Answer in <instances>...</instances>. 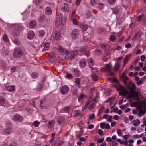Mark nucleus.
<instances>
[{
	"mask_svg": "<svg viewBox=\"0 0 146 146\" xmlns=\"http://www.w3.org/2000/svg\"><path fill=\"white\" fill-rule=\"evenodd\" d=\"M122 76L123 78L124 83L125 84H126V81L128 79V77L127 76L125 75L124 74H122Z\"/></svg>",
	"mask_w": 146,
	"mask_h": 146,
	"instance_id": "nucleus-33",
	"label": "nucleus"
},
{
	"mask_svg": "<svg viewBox=\"0 0 146 146\" xmlns=\"http://www.w3.org/2000/svg\"><path fill=\"white\" fill-rule=\"evenodd\" d=\"M135 86L134 84L132 86L130 87L129 88L130 92L129 93L131 95H133L135 97L138 99L139 98L138 92L135 91Z\"/></svg>",
	"mask_w": 146,
	"mask_h": 146,
	"instance_id": "nucleus-6",
	"label": "nucleus"
},
{
	"mask_svg": "<svg viewBox=\"0 0 146 146\" xmlns=\"http://www.w3.org/2000/svg\"><path fill=\"white\" fill-rule=\"evenodd\" d=\"M67 17L64 16L62 17L61 15H59L56 18V26L57 27H58L60 25L62 24V25H64L66 23Z\"/></svg>",
	"mask_w": 146,
	"mask_h": 146,
	"instance_id": "nucleus-2",
	"label": "nucleus"
},
{
	"mask_svg": "<svg viewBox=\"0 0 146 146\" xmlns=\"http://www.w3.org/2000/svg\"><path fill=\"white\" fill-rule=\"evenodd\" d=\"M143 17H144L143 14H141V15H140L137 18V21H140L142 19V18Z\"/></svg>",
	"mask_w": 146,
	"mask_h": 146,
	"instance_id": "nucleus-42",
	"label": "nucleus"
},
{
	"mask_svg": "<svg viewBox=\"0 0 146 146\" xmlns=\"http://www.w3.org/2000/svg\"><path fill=\"white\" fill-rule=\"evenodd\" d=\"M44 102V100H41V101H40V106L42 107V108H44V106L42 105V104H43V102Z\"/></svg>",
	"mask_w": 146,
	"mask_h": 146,
	"instance_id": "nucleus-59",
	"label": "nucleus"
},
{
	"mask_svg": "<svg viewBox=\"0 0 146 146\" xmlns=\"http://www.w3.org/2000/svg\"><path fill=\"white\" fill-rule=\"evenodd\" d=\"M111 69V66L109 64H106V66L104 68V71L108 72L110 71Z\"/></svg>",
	"mask_w": 146,
	"mask_h": 146,
	"instance_id": "nucleus-21",
	"label": "nucleus"
},
{
	"mask_svg": "<svg viewBox=\"0 0 146 146\" xmlns=\"http://www.w3.org/2000/svg\"><path fill=\"white\" fill-rule=\"evenodd\" d=\"M73 24L75 25H77L78 24V22L75 19H73Z\"/></svg>",
	"mask_w": 146,
	"mask_h": 146,
	"instance_id": "nucleus-60",
	"label": "nucleus"
},
{
	"mask_svg": "<svg viewBox=\"0 0 146 146\" xmlns=\"http://www.w3.org/2000/svg\"><path fill=\"white\" fill-rule=\"evenodd\" d=\"M71 106H69L65 107L63 109V111L64 112L68 113L70 110Z\"/></svg>",
	"mask_w": 146,
	"mask_h": 146,
	"instance_id": "nucleus-23",
	"label": "nucleus"
},
{
	"mask_svg": "<svg viewBox=\"0 0 146 146\" xmlns=\"http://www.w3.org/2000/svg\"><path fill=\"white\" fill-rule=\"evenodd\" d=\"M69 90V88L67 85H65L62 86L61 89V93L64 95L66 94Z\"/></svg>",
	"mask_w": 146,
	"mask_h": 146,
	"instance_id": "nucleus-10",
	"label": "nucleus"
},
{
	"mask_svg": "<svg viewBox=\"0 0 146 146\" xmlns=\"http://www.w3.org/2000/svg\"><path fill=\"white\" fill-rule=\"evenodd\" d=\"M27 54V52L24 49L20 47H17L15 49L13 53V56L15 58H19L22 56L25 57Z\"/></svg>",
	"mask_w": 146,
	"mask_h": 146,
	"instance_id": "nucleus-1",
	"label": "nucleus"
},
{
	"mask_svg": "<svg viewBox=\"0 0 146 146\" xmlns=\"http://www.w3.org/2000/svg\"><path fill=\"white\" fill-rule=\"evenodd\" d=\"M34 36L35 33L34 31L31 30L28 33L27 37L28 39H32L34 38Z\"/></svg>",
	"mask_w": 146,
	"mask_h": 146,
	"instance_id": "nucleus-16",
	"label": "nucleus"
},
{
	"mask_svg": "<svg viewBox=\"0 0 146 146\" xmlns=\"http://www.w3.org/2000/svg\"><path fill=\"white\" fill-rule=\"evenodd\" d=\"M115 0H108L109 3L111 4H113L115 3Z\"/></svg>",
	"mask_w": 146,
	"mask_h": 146,
	"instance_id": "nucleus-55",
	"label": "nucleus"
},
{
	"mask_svg": "<svg viewBox=\"0 0 146 146\" xmlns=\"http://www.w3.org/2000/svg\"><path fill=\"white\" fill-rule=\"evenodd\" d=\"M89 104V102L87 103L85 105L84 107H82V110L83 111L84 110L88 107Z\"/></svg>",
	"mask_w": 146,
	"mask_h": 146,
	"instance_id": "nucleus-44",
	"label": "nucleus"
},
{
	"mask_svg": "<svg viewBox=\"0 0 146 146\" xmlns=\"http://www.w3.org/2000/svg\"><path fill=\"white\" fill-rule=\"evenodd\" d=\"M140 114L142 115H144L145 113L144 111L142 110H140L139 111L138 115H139Z\"/></svg>",
	"mask_w": 146,
	"mask_h": 146,
	"instance_id": "nucleus-53",
	"label": "nucleus"
},
{
	"mask_svg": "<svg viewBox=\"0 0 146 146\" xmlns=\"http://www.w3.org/2000/svg\"><path fill=\"white\" fill-rule=\"evenodd\" d=\"M132 122L133 125L137 127L140 124V121L139 120H134Z\"/></svg>",
	"mask_w": 146,
	"mask_h": 146,
	"instance_id": "nucleus-24",
	"label": "nucleus"
},
{
	"mask_svg": "<svg viewBox=\"0 0 146 146\" xmlns=\"http://www.w3.org/2000/svg\"><path fill=\"white\" fill-rule=\"evenodd\" d=\"M130 106L131 107H135L137 106V103L136 102H132Z\"/></svg>",
	"mask_w": 146,
	"mask_h": 146,
	"instance_id": "nucleus-47",
	"label": "nucleus"
},
{
	"mask_svg": "<svg viewBox=\"0 0 146 146\" xmlns=\"http://www.w3.org/2000/svg\"><path fill=\"white\" fill-rule=\"evenodd\" d=\"M104 140V137L99 138L97 140V142L99 143H100L103 142Z\"/></svg>",
	"mask_w": 146,
	"mask_h": 146,
	"instance_id": "nucleus-40",
	"label": "nucleus"
},
{
	"mask_svg": "<svg viewBox=\"0 0 146 146\" xmlns=\"http://www.w3.org/2000/svg\"><path fill=\"white\" fill-rule=\"evenodd\" d=\"M131 44L130 43H129L125 45V47L127 48H129L131 47Z\"/></svg>",
	"mask_w": 146,
	"mask_h": 146,
	"instance_id": "nucleus-62",
	"label": "nucleus"
},
{
	"mask_svg": "<svg viewBox=\"0 0 146 146\" xmlns=\"http://www.w3.org/2000/svg\"><path fill=\"white\" fill-rule=\"evenodd\" d=\"M79 35V31L76 29L73 30L70 33L71 37L73 39H76L78 37Z\"/></svg>",
	"mask_w": 146,
	"mask_h": 146,
	"instance_id": "nucleus-7",
	"label": "nucleus"
},
{
	"mask_svg": "<svg viewBox=\"0 0 146 146\" xmlns=\"http://www.w3.org/2000/svg\"><path fill=\"white\" fill-rule=\"evenodd\" d=\"M15 29L12 31V34L13 36L19 35V33L22 31L23 27L21 25L16 24L15 25Z\"/></svg>",
	"mask_w": 146,
	"mask_h": 146,
	"instance_id": "nucleus-3",
	"label": "nucleus"
},
{
	"mask_svg": "<svg viewBox=\"0 0 146 146\" xmlns=\"http://www.w3.org/2000/svg\"><path fill=\"white\" fill-rule=\"evenodd\" d=\"M140 136L138 135H134L132 136V138L133 139H138L140 138Z\"/></svg>",
	"mask_w": 146,
	"mask_h": 146,
	"instance_id": "nucleus-52",
	"label": "nucleus"
},
{
	"mask_svg": "<svg viewBox=\"0 0 146 146\" xmlns=\"http://www.w3.org/2000/svg\"><path fill=\"white\" fill-rule=\"evenodd\" d=\"M61 36V33L58 31H56L55 33V36L54 38L56 40H59Z\"/></svg>",
	"mask_w": 146,
	"mask_h": 146,
	"instance_id": "nucleus-19",
	"label": "nucleus"
},
{
	"mask_svg": "<svg viewBox=\"0 0 146 146\" xmlns=\"http://www.w3.org/2000/svg\"><path fill=\"white\" fill-rule=\"evenodd\" d=\"M142 108L143 106L141 104L140 105H139V106L137 107V109L139 111L142 110Z\"/></svg>",
	"mask_w": 146,
	"mask_h": 146,
	"instance_id": "nucleus-54",
	"label": "nucleus"
},
{
	"mask_svg": "<svg viewBox=\"0 0 146 146\" xmlns=\"http://www.w3.org/2000/svg\"><path fill=\"white\" fill-rule=\"evenodd\" d=\"M66 52L65 58H67L70 60H72L78 53V52L77 50H75L73 51L68 50V51H66Z\"/></svg>",
	"mask_w": 146,
	"mask_h": 146,
	"instance_id": "nucleus-4",
	"label": "nucleus"
},
{
	"mask_svg": "<svg viewBox=\"0 0 146 146\" xmlns=\"http://www.w3.org/2000/svg\"><path fill=\"white\" fill-rule=\"evenodd\" d=\"M36 22L35 21L32 20L29 23V27L30 29H33L36 26Z\"/></svg>",
	"mask_w": 146,
	"mask_h": 146,
	"instance_id": "nucleus-15",
	"label": "nucleus"
},
{
	"mask_svg": "<svg viewBox=\"0 0 146 146\" xmlns=\"http://www.w3.org/2000/svg\"><path fill=\"white\" fill-rule=\"evenodd\" d=\"M13 121L15 122H21L23 120V117L18 114H15L12 117Z\"/></svg>",
	"mask_w": 146,
	"mask_h": 146,
	"instance_id": "nucleus-8",
	"label": "nucleus"
},
{
	"mask_svg": "<svg viewBox=\"0 0 146 146\" xmlns=\"http://www.w3.org/2000/svg\"><path fill=\"white\" fill-rule=\"evenodd\" d=\"M40 123L38 122L37 121H36L33 123V125H34L36 127H37L38 126Z\"/></svg>",
	"mask_w": 146,
	"mask_h": 146,
	"instance_id": "nucleus-48",
	"label": "nucleus"
},
{
	"mask_svg": "<svg viewBox=\"0 0 146 146\" xmlns=\"http://www.w3.org/2000/svg\"><path fill=\"white\" fill-rule=\"evenodd\" d=\"M130 55H126L125 56V58L124 59V65H125L127 62L129 60L130 57Z\"/></svg>",
	"mask_w": 146,
	"mask_h": 146,
	"instance_id": "nucleus-29",
	"label": "nucleus"
},
{
	"mask_svg": "<svg viewBox=\"0 0 146 146\" xmlns=\"http://www.w3.org/2000/svg\"><path fill=\"white\" fill-rule=\"evenodd\" d=\"M104 5L103 4L100 3L99 4L98 6V8L100 10H102L103 9Z\"/></svg>",
	"mask_w": 146,
	"mask_h": 146,
	"instance_id": "nucleus-38",
	"label": "nucleus"
},
{
	"mask_svg": "<svg viewBox=\"0 0 146 146\" xmlns=\"http://www.w3.org/2000/svg\"><path fill=\"white\" fill-rule=\"evenodd\" d=\"M98 133L99 135H101L103 133V131L102 129H99L98 131Z\"/></svg>",
	"mask_w": 146,
	"mask_h": 146,
	"instance_id": "nucleus-63",
	"label": "nucleus"
},
{
	"mask_svg": "<svg viewBox=\"0 0 146 146\" xmlns=\"http://www.w3.org/2000/svg\"><path fill=\"white\" fill-rule=\"evenodd\" d=\"M13 42L17 45L19 44L20 43L19 40L17 38L13 40Z\"/></svg>",
	"mask_w": 146,
	"mask_h": 146,
	"instance_id": "nucleus-37",
	"label": "nucleus"
},
{
	"mask_svg": "<svg viewBox=\"0 0 146 146\" xmlns=\"http://www.w3.org/2000/svg\"><path fill=\"white\" fill-rule=\"evenodd\" d=\"M89 118L90 120L93 119L95 117V115L94 113L90 114L89 117Z\"/></svg>",
	"mask_w": 146,
	"mask_h": 146,
	"instance_id": "nucleus-51",
	"label": "nucleus"
},
{
	"mask_svg": "<svg viewBox=\"0 0 146 146\" xmlns=\"http://www.w3.org/2000/svg\"><path fill=\"white\" fill-rule=\"evenodd\" d=\"M71 72L75 76L79 77L81 73L79 70L77 68H73L70 70Z\"/></svg>",
	"mask_w": 146,
	"mask_h": 146,
	"instance_id": "nucleus-9",
	"label": "nucleus"
},
{
	"mask_svg": "<svg viewBox=\"0 0 146 146\" xmlns=\"http://www.w3.org/2000/svg\"><path fill=\"white\" fill-rule=\"evenodd\" d=\"M66 76L67 78L69 79H71L73 78V75L71 74L68 72H67L66 73Z\"/></svg>",
	"mask_w": 146,
	"mask_h": 146,
	"instance_id": "nucleus-31",
	"label": "nucleus"
},
{
	"mask_svg": "<svg viewBox=\"0 0 146 146\" xmlns=\"http://www.w3.org/2000/svg\"><path fill=\"white\" fill-rule=\"evenodd\" d=\"M61 10L64 12H68L69 11L68 4L65 3L64 4V6L62 7Z\"/></svg>",
	"mask_w": 146,
	"mask_h": 146,
	"instance_id": "nucleus-18",
	"label": "nucleus"
},
{
	"mask_svg": "<svg viewBox=\"0 0 146 146\" xmlns=\"http://www.w3.org/2000/svg\"><path fill=\"white\" fill-rule=\"evenodd\" d=\"M58 51L60 52L63 53L66 55V51H68V50H64L62 46H59L58 48Z\"/></svg>",
	"mask_w": 146,
	"mask_h": 146,
	"instance_id": "nucleus-25",
	"label": "nucleus"
},
{
	"mask_svg": "<svg viewBox=\"0 0 146 146\" xmlns=\"http://www.w3.org/2000/svg\"><path fill=\"white\" fill-rule=\"evenodd\" d=\"M45 34V31L44 30H41L39 32L38 35L40 37H43Z\"/></svg>",
	"mask_w": 146,
	"mask_h": 146,
	"instance_id": "nucleus-26",
	"label": "nucleus"
},
{
	"mask_svg": "<svg viewBox=\"0 0 146 146\" xmlns=\"http://www.w3.org/2000/svg\"><path fill=\"white\" fill-rule=\"evenodd\" d=\"M38 75V73L36 72H35L32 74L31 77L33 79H35L37 77Z\"/></svg>",
	"mask_w": 146,
	"mask_h": 146,
	"instance_id": "nucleus-32",
	"label": "nucleus"
},
{
	"mask_svg": "<svg viewBox=\"0 0 146 146\" xmlns=\"http://www.w3.org/2000/svg\"><path fill=\"white\" fill-rule=\"evenodd\" d=\"M3 40L6 42H9V39L8 38L7 35L6 34H4L3 36Z\"/></svg>",
	"mask_w": 146,
	"mask_h": 146,
	"instance_id": "nucleus-36",
	"label": "nucleus"
},
{
	"mask_svg": "<svg viewBox=\"0 0 146 146\" xmlns=\"http://www.w3.org/2000/svg\"><path fill=\"white\" fill-rule=\"evenodd\" d=\"M106 141L108 142H112L111 139L110 137H107L106 139Z\"/></svg>",
	"mask_w": 146,
	"mask_h": 146,
	"instance_id": "nucleus-61",
	"label": "nucleus"
},
{
	"mask_svg": "<svg viewBox=\"0 0 146 146\" xmlns=\"http://www.w3.org/2000/svg\"><path fill=\"white\" fill-rule=\"evenodd\" d=\"M5 100L2 97H0V106H3L5 103Z\"/></svg>",
	"mask_w": 146,
	"mask_h": 146,
	"instance_id": "nucleus-27",
	"label": "nucleus"
},
{
	"mask_svg": "<svg viewBox=\"0 0 146 146\" xmlns=\"http://www.w3.org/2000/svg\"><path fill=\"white\" fill-rule=\"evenodd\" d=\"M90 53V51L88 50H85L84 52V54L86 55L87 56H89V54Z\"/></svg>",
	"mask_w": 146,
	"mask_h": 146,
	"instance_id": "nucleus-46",
	"label": "nucleus"
},
{
	"mask_svg": "<svg viewBox=\"0 0 146 146\" xmlns=\"http://www.w3.org/2000/svg\"><path fill=\"white\" fill-rule=\"evenodd\" d=\"M15 88V86L14 85H11L6 87V90L9 92H12L14 91Z\"/></svg>",
	"mask_w": 146,
	"mask_h": 146,
	"instance_id": "nucleus-17",
	"label": "nucleus"
},
{
	"mask_svg": "<svg viewBox=\"0 0 146 146\" xmlns=\"http://www.w3.org/2000/svg\"><path fill=\"white\" fill-rule=\"evenodd\" d=\"M141 36V35L140 33L138 32L134 36L135 38H136L137 39H138Z\"/></svg>",
	"mask_w": 146,
	"mask_h": 146,
	"instance_id": "nucleus-43",
	"label": "nucleus"
},
{
	"mask_svg": "<svg viewBox=\"0 0 146 146\" xmlns=\"http://www.w3.org/2000/svg\"><path fill=\"white\" fill-rule=\"evenodd\" d=\"M112 146H116L118 143L115 141H112Z\"/></svg>",
	"mask_w": 146,
	"mask_h": 146,
	"instance_id": "nucleus-58",
	"label": "nucleus"
},
{
	"mask_svg": "<svg viewBox=\"0 0 146 146\" xmlns=\"http://www.w3.org/2000/svg\"><path fill=\"white\" fill-rule=\"evenodd\" d=\"M84 95L83 94H81V95L78 98V101L79 102H82V100L83 98Z\"/></svg>",
	"mask_w": 146,
	"mask_h": 146,
	"instance_id": "nucleus-41",
	"label": "nucleus"
},
{
	"mask_svg": "<svg viewBox=\"0 0 146 146\" xmlns=\"http://www.w3.org/2000/svg\"><path fill=\"white\" fill-rule=\"evenodd\" d=\"M95 3L96 2L95 0H90V4L92 6H94Z\"/></svg>",
	"mask_w": 146,
	"mask_h": 146,
	"instance_id": "nucleus-50",
	"label": "nucleus"
},
{
	"mask_svg": "<svg viewBox=\"0 0 146 146\" xmlns=\"http://www.w3.org/2000/svg\"><path fill=\"white\" fill-rule=\"evenodd\" d=\"M119 12V10L117 9H114L113 10V12L116 15H117L118 14Z\"/></svg>",
	"mask_w": 146,
	"mask_h": 146,
	"instance_id": "nucleus-56",
	"label": "nucleus"
},
{
	"mask_svg": "<svg viewBox=\"0 0 146 146\" xmlns=\"http://www.w3.org/2000/svg\"><path fill=\"white\" fill-rule=\"evenodd\" d=\"M92 80L94 81H97L98 78V76L95 74H93L92 75Z\"/></svg>",
	"mask_w": 146,
	"mask_h": 146,
	"instance_id": "nucleus-30",
	"label": "nucleus"
},
{
	"mask_svg": "<svg viewBox=\"0 0 146 146\" xmlns=\"http://www.w3.org/2000/svg\"><path fill=\"white\" fill-rule=\"evenodd\" d=\"M118 91H119V95L120 96H125L128 93V92L123 86H121L117 89Z\"/></svg>",
	"mask_w": 146,
	"mask_h": 146,
	"instance_id": "nucleus-5",
	"label": "nucleus"
},
{
	"mask_svg": "<svg viewBox=\"0 0 146 146\" xmlns=\"http://www.w3.org/2000/svg\"><path fill=\"white\" fill-rule=\"evenodd\" d=\"M120 66V65L119 62L116 63L114 67V70L115 71H117L118 70Z\"/></svg>",
	"mask_w": 146,
	"mask_h": 146,
	"instance_id": "nucleus-22",
	"label": "nucleus"
},
{
	"mask_svg": "<svg viewBox=\"0 0 146 146\" xmlns=\"http://www.w3.org/2000/svg\"><path fill=\"white\" fill-rule=\"evenodd\" d=\"M55 123V121L54 119L49 121L47 123L48 128L50 129H53Z\"/></svg>",
	"mask_w": 146,
	"mask_h": 146,
	"instance_id": "nucleus-12",
	"label": "nucleus"
},
{
	"mask_svg": "<svg viewBox=\"0 0 146 146\" xmlns=\"http://www.w3.org/2000/svg\"><path fill=\"white\" fill-rule=\"evenodd\" d=\"M123 57H119L117 59V62H119L120 63Z\"/></svg>",
	"mask_w": 146,
	"mask_h": 146,
	"instance_id": "nucleus-64",
	"label": "nucleus"
},
{
	"mask_svg": "<svg viewBox=\"0 0 146 146\" xmlns=\"http://www.w3.org/2000/svg\"><path fill=\"white\" fill-rule=\"evenodd\" d=\"M102 51L101 50L98 49H96L94 51L95 54L99 56L100 55Z\"/></svg>",
	"mask_w": 146,
	"mask_h": 146,
	"instance_id": "nucleus-34",
	"label": "nucleus"
},
{
	"mask_svg": "<svg viewBox=\"0 0 146 146\" xmlns=\"http://www.w3.org/2000/svg\"><path fill=\"white\" fill-rule=\"evenodd\" d=\"M12 130L10 128H8L6 129L4 131V132L7 134H9L12 133Z\"/></svg>",
	"mask_w": 146,
	"mask_h": 146,
	"instance_id": "nucleus-28",
	"label": "nucleus"
},
{
	"mask_svg": "<svg viewBox=\"0 0 146 146\" xmlns=\"http://www.w3.org/2000/svg\"><path fill=\"white\" fill-rule=\"evenodd\" d=\"M52 12L51 8L49 6H48L45 9V13L46 15L49 16L51 15Z\"/></svg>",
	"mask_w": 146,
	"mask_h": 146,
	"instance_id": "nucleus-13",
	"label": "nucleus"
},
{
	"mask_svg": "<svg viewBox=\"0 0 146 146\" xmlns=\"http://www.w3.org/2000/svg\"><path fill=\"white\" fill-rule=\"evenodd\" d=\"M46 19V16L44 14H41L38 19V21L40 23L43 22Z\"/></svg>",
	"mask_w": 146,
	"mask_h": 146,
	"instance_id": "nucleus-14",
	"label": "nucleus"
},
{
	"mask_svg": "<svg viewBox=\"0 0 146 146\" xmlns=\"http://www.w3.org/2000/svg\"><path fill=\"white\" fill-rule=\"evenodd\" d=\"M86 65V60L85 59H81L79 62V66L80 68L81 69L84 68Z\"/></svg>",
	"mask_w": 146,
	"mask_h": 146,
	"instance_id": "nucleus-11",
	"label": "nucleus"
},
{
	"mask_svg": "<svg viewBox=\"0 0 146 146\" xmlns=\"http://www.w3.org/2000/svg\"><path fill=\"white\" fill-rule=\"evenodd\" d=\"M141 60L142 62H143L144 61L145 59V56L144 55H141Z\"/></svg>",
	"mask_w": 146,
	"mask_h": 146,
	"instance_id": "nucleus-57",
	"label": "nucleus"
},
{
	"mask_svg": "<svg viewBox=\"0 0 146 146\" xmlns=\"http://www.w3.org/2000/svg\"><path fill=\"white\" fill-rule=\"evenodd\" d=\"M75 83L77 84L78 85H79L80 84V79L79 78H76Z\"/></svg>",
	"mask_w": 146,
	"mask_h": 146,
	"instance_id": "nucleus-45",
	"label": "nucleus"
},
{
	"mask_svg": "<svg viewBox=\"0 0 146 146\" xmlns=\"http://www.w3.org/2000/svg\"><path fill=\"white\" fill-rule=\"evenodd\" d=\"M110 38L111 41L112 42H114L116 38L115 35H112L110 36Z\"/></svg>",
	"mask_w": 146,
	"mask_h": 146,
	"instance_id": "nucleus-35",
	"label": "nucleus"
},
{
	"mask_svg": "<svg viewBox=\"0 0 146 146\" xmlns=\"http://www.w3.org/2000/svg\"><path fill=\"white\" fill-rule=\"evenodd\" d=\"M44 46V48L42 49L43 51H45L48 50L50 46V44L49 42H47L44 44L43 45Z\"/></svg>",
	"mask_w": 146,
	"mask_h": 146,
	"instance_id": "nucleus-20",
	"label": "nucleus"
},
{
	"mask_svg": "<svg viewBox=\"0 0 146 146\" xmlns=\"http://www.w3.org/2000/svg\"><path fill=\"white\" fill-rule=\"evenodd\" d=\"M104 31L103 28H100L97 31V33L98 34H102L103 32Z\"/></svg>",
	"mask_w": 146,
	"mask_h": 146,
	"instance_id": "nucleus-39",
	"label": "nucleus"
},
{
	"mask_svg": "<svg viewBox=\"0 0 146 146\" xmlns=\"http://www.w3.org/2000/svg\"><path fill=\"white\" fill-rule=\"evenodd\" d=\"M106 124L104 123H101L100 124V127L102 129H104L105 128Z\"/></svg>",
	"mask_w": 146,
	"mask_h": 146,
	"instance_id": "nucleus-49",
	"label": "nucleus"
}]
</instances>
